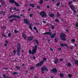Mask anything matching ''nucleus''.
Masks as SVG:
<instances>
[{
	"label": "nucleus",
	"instance_id": "e2e57ef3",
	"mask_svg": "<svg viewBox=\"0 0 78 78\" xmlns=\"http://www.w3.org/2000/svg\"><path fill=\"white\" fill-rule=\"evenodd\" d=\"M58 50H61V48H58Z\"/></svg>",
	"mask_w": 78,
	"mask_h": 78
},
{
	"label": "nucleus",
	"instance_id": "dca6fc26",
	"mask_svg": "<svg viewBox=\"0 0 78 78\" xmlns=\"http://www.w3.org/2000/svg\"><path fill=\"white\" fill-rule=\"evenodd\" d=\"M29 6H31L33 8H34L35 5H34L33 4H30L29 5Z\"/></svg>",
	"mask_w": 78,
	"mask_h": 78
},
{
	"label": "nucleus",
	"instance_id": "5701e85b",
	"mask_svg": "<svg viewBox=\"0 0 78 78\" xmlns=\"http://www.w3.org/2000/svg\"><path fill=\"white\" fill-rule=\"evenodd\" d=\"M58 58H56L55 59V60L54 61L55 63V64H56V63H57V62H58Z\"/></svg>",
	"mask_w": 78,
	"mask_h": 78
},
{
	"label": "nucleus",
	"instance_id": "2eb2a0df",
	"mask_svg": "<svg viewBox=\"0 0 78 78\" xmlns=\"http://www.w3.org/2000/svg\"><path fill=\"white\" fill-rule=\"evenodd\" d=\"M66 45L65 44H60V46H61V47H64V46H66Z\"/></svg>",
	"mask_w": 78,
	"mask_h": 78
},
{
	"label": "nucleus",
	"instance_id": "f257e3e1",
	"mask_svg": "<svg viewBox=\"0 0 78 78\" xmlns=\"http://www.w3.org/2000/svg\"><path fill=\"white\" fill-rule=\"evenodd\" d=\"M37 51V46L35 45L33 48L32 49V51L31 50H29V53L30 54H31V55H34Z\"/></svg>",
	"mask_w": 78,
	"mask_h": 78
},
{
	"label": "nucleus",
	"instance_id": "7c9ffc66",
	"mask_svg": "<svg viewBox=\"0 0 78 78\" xmlns=\"http://www.w3.org/2000/svg\"><path fill=\"white\" fill-rule=\"evenodd\" d=\"M75 64H76L78 65V61H75Z\"/></svg>",
	"mask_w": 78,
	"mask_h": 78
},
{
	"label": "nucleus",
	"instance_id": "a19ab883",
	"mask_svg": "<svg viewBox=\"0 0 78 78\" xmlns=\"http://www.w3.org/2000/svg\"><path fill=\"white\" fill-rule=\"evenodd\" d=\"M33 15V14L31 13L30 15V17H32Z\"/></svg>",
	"mask_w": 78,
	"mask_h": 78
},
{
	"label": "nucleus",
	"instance_id": "aec40b11",
	"mask_svg": "<svg viewBox=\"0 0 78 78\" xmlns=\"http://www.w3.org/2000/svg\"><path fill=\"white\" fill-rule=\"evenodd\" d=\"M49 16L50 17H54V16H55V15L53 14H50Z\"/></svg>",
	"mask_w": 78,
	"mask_h": 78
},
{
	"label": "nucleus",
	"instance_id": "052dcab7",
	"mask_svg": "<svg viewBox=\"0 0 78 78\" xmlns=\"http://www.w3.org/2000/svg\"><path fill=\"white\" fill-rule=\"evenodd\" d=\"M13 10V9L12 8V9H10V10L11 11H12V10Z\"/></svg>",
	"mask_w": 78,
	"mask_h": 78
},
{
	"label": "nucleus",
	"instance_id": "de8ad7c7",
	"mask_svg": "<svg viewBox=\"0 0 78 78\" xmlns=\"http://www.w3.org/2000/svg\"><path fill=\"white\" fill-rule=\"evenodd\" d=\"M16 69H19V66H16Z\"/></svg>",
	"mask_w": 78,
	"mask_h": 78
},
{
	"label": "nucleus",
	"instance_id": "7ed1b4c3",
	"mask_svg": "<svg viewBox=\"0 0 78 78\" xmlns=\"http://www.w3.org/2000/svg\"><path fill=\"white\" fill-rule=\"evenodd\" d=\"M47 59L46 58H43V60H42L41 62H40L39 63H38L36 65V67H37V66H41L43 63H44V61H46Z\"/></svg>",
	"mask_w": 78,
	"mask_h": 78
},
{
	"label": "nucleus",
	"instance_id": "bb28decb",
	"mask_svg": "<svg viewBox=\"0 0 78 78\" xmlns=\"http://www.w3.org/2000/svg\"><path fill=\"white\" fill-rule=\"evenodd\" d=\"M15 4L16 5V6H19L20 5L19 4H18L17 3H16V2H15Z\"/></svg>",
	"mask_w": 78,
	"mask_h": 78
},
{
	"label": "nucleus",
	"instance_id": "ea45409f",
	"mask_svg": "<svg viewBox=\"0 0 78 78\" xmlns=\"http://www.w3.org/2000/svg\"><path fill=\"white\" fill-rule=\"evenodd\" d=\"M44 70H45V71H48V70L47 69V68H46V67H45V69H44Z\"/></svg>",
	"mask_w": 78,
	"mask_h": 78
},
{
	"label": "nucleus",
	"instance_id": "6e6d98bb",
	"mask_svg": "<svg viewBox=\"0 0 78 78\" xmlns=\"http://www.w3.org/2000/svg\"><path fill=\"white\" fill-rule=\"evenodd\" d=\"M5 43H6V44H8V41H5Z\"/></svg>",
	"mask_w": 78,
	"mask_h": 78
},
{
	"label": "nucleus",
	"instance_id": "338daca9",
	"mask_svg": "<svg viewBox=\"0 0 78 78\" xmlns=\"http://www.w3.org/2000/svg\"><path fill=\"white\" fill-rule=\"evenodd\" d=\"M35 78H37V76H35Z\"/></svg>",
	"mask_w": 78,
	"mask_h": 78
},
{
	"label": "nucleus",
	"instance_id": "13d9d810",
	"mask_svg": "<svg viewBox=\"0 0 78 78\" xmlns=\"http://www.w3.org/2000/svg\"><path fill=\"white\" fill-rule=\"evenodd\" d=\"M50 50H51V51H53V49H52V48H50Z\"/></svg>",
	"mask_w": 78,
	"mask_h": 78
},
{
	"label": "nucleus",
	"instance_id": "864d4df0",
	"mask_svg": "<svg viewBox=\"0 0 78 78\" xmlns=\"http://www.w3.org/2000/svg\"><path fill=\"white\" fill-rule=\"evenodd\" d=\"M43 23H46V22H45V21H43Z\"/></svg>",
	"mask_w": 78,
	"mask_h": 78
},
{
	"label": "nucleus",
	"instance_id": "b1692460",
	"mask_svg": "<svg viewBox=\"0 0 78 78\" xmlns=\"http://www.w3.org/2000/svg\"><path fill=\"white\" fill-rule=\"evenodd\" d=\"M16 51L14 50L12 52V53H13V55H15L16 54Z\"/></svg>",
	"mask_w": 78,
	"mask_h": 78
},
{
	"label": "nucleus",
	"instance_id": "79ce46f5",
	"mask_svg": "<svg viewBox=\"0 0 78 78\" xmlns=\"http://www.w3.org/2000/svg\"><path fill=\"white\" fill-rule=\"evenodd\" d=\"M3 76L4 78H6V75L3 74Z\"/></svg>",
	"mask_w": 78,
	"mask_h": 78
},
{
	"label": "nucleus",
	"instance_id": "37998d69",
	"mask_svg": "<svg viewBox=\"0 0 78 78\" xmlns=\"http://www.w3.org/2000/svg\"><path fill=\"white\" fill-rule=\"evenodd\" d=\"M5 12H1V13L3 14L4 15H5Z\"/></svg>",
	"mask_w": 78,
	"mask_h": 78
},
{
	"label": "nucleus",
	"instance_id": "c85d7f7f",
	"mask_svg": "<svg viewBox=\"0 0 78 78\" xmlns=\"http://www.w3.org/2000/svg\"><path fill=\"white\" fill-rule=\"evenodd\" d=\"M59 5H60V3H59V2H58L57 3V6L58 7V6H59Z\"/></svg>",
	"mask_w": 78,
	"mask_h": 78
},
{
	"label": "nucleus",
	"instance_id": "4c0bfd02",
	"mask_svg": "<svg viewBox=\"0 0 78 78\" xmlns=\"http://www.w3.org/2000/svg\"><path fill=\"white\" fill-rule=\"evenodd\" d=\"M55 20V22H59V20H58V19H56Z\"/></svg>",
	"mask_w": 78,
	"mask_h": 78
},
{
	"label": "nucleus",
	"instance_id": "c756f323",
	"mask_svg": "<svg viewBox=\"0 0 78 78\" xmlns=\"http://www.w3.org/2000/svg\"><path fill=\"white\" fill-rule=\"evenodd\" d=\"M14 31L15 33H19V31H17L16 30H15Z\"/></svg>",
	"mask_w": 78,
	"mask_h": 78
},
{
	"label": "nucleus",
	"instance_id": "ddd939ff",
	"mask_svg": "<svg viewBox=\"0 0 78 78\" xmlns=\"http://www.w3.org/2000/svg\"><path fill=\"white\" fill-rule=\"evenodd\" d=\"M70 7L72 9V10H73L75 9V7L72 5H70Z\"/></svg>",
	"mask_w": 78,
	"mask_h": 78
},
{
	"label": "nucleus",
	"instance_id": "603ef678",
	"mask_svg": "<svg viewBox=\"0 0 78 78\" xmlns=\"http://www.w3.org/2000/svg\"><path fill=\"white\" fill-rule=\"evenodd\" d=\"M30 10H31V9L29 8L28 9V11H30Z\"/></svg>",
	"mask_w": 78,
	"mask_h": 78
},
{
	"label": "nucleus",
	"instance_id": "6ab92c4d",
	"mask_svg": "<svg viewBox=\"0 0 78 78\" xmlns=\"http://www.w3.org/2000/svg\"><path fill=\"white\" fill-rule=\"evenodd\" d=\"M45 67L43 66L41 68V70L42 71H44L45 70Z\"/></svg>",
	"mask_w": 78,
	"mask_h": 78
},
{
	"label": "nucleus",
	"instance_id": "1a4fd4ad",
	"mask_svg": "<svg viewBox=\"0 0 78 78\" xmlns=\"http://www.w3.org/2000/svg\"><path fill=\"white\" fill-rule=\"evenodd\" d=\"M24 21L25 23H27V24H28V25L30 24V22L28 21V20L26 19H25L24 20Z\"/></svg>",
	"mask_w": 78,
	"mask_h": 78
},
{
	"label": "nucleus",
	"instance_id": "58836bf2",
	"mask_svg": "<svg viewBox=\"0 0 78 78\" xmlns=\"http://www.w3.org/2000/svg\"><path fill=\"white\" fill-rule=\"evenodd\" d=\"M2 36H3L4 37H6V35L5 34H2Z\"/></svg>",
	"mask_w": 78,
	"mask_h": 78
},
{
	"label": "nucleus",
	"instance_id": "c9c22d12",
	"mask_svg": "<svg viewBox=\"0 0 78 78\" xmlns=\"http://www.w3.org/2000/svg\"><path fill=\"white\" fill-rule=\"evenodd\" d=\"M72 75L69 74L68 75V76L69 77V78H71L72 77Z\"/></svg>",
	"mask_w": 78,
	"mask_h": 78
},
{
	"label": "nucleus",
	"instance_id": "412c9836",
	"mask_svg": "<svg viewBox=\"0 0 78 78\" xmlns=\"http://www.w3.org/2000/svg\"><path fill=\"white\" fill-rule=\"evenodd\" d=\"M30 26H29V28L31 30H32V28L31 27V26H32V24H29Z\"/></svg>",
	"mask_w": 78,
	"mask_h": 78
},
{
	"label": "nucleus",
	"instance_id": "4be33fe9",
	"mask_svg": "<svg viewBox=\"0 0 78 78\" xmlns=\"http://www.w3.org/2000/svg\"><path fill=\"white\" fill-rule=\"evenodd\" d=\"M71 41L73 43H74V42H75V40L74 39H72L71 40Z\"/></svg>",
	"mask_w": 78,
	"mask_h": 78
},
{
	"label": "nucleus",
	"instance_id": "423d86ee",
	"mask_svg": "<svg viewBox=\"0 0 78 78\" xmlns=\"http://www.w3.org/2000/svg\"><path fill=\"white\" fill-rule=\"evenodd\" d=\"M12 17H16V18H18V19H20V17L19 16H17L16 15H12L8 17L9 19H11Z\"/></svg>",
	"mask_w": 78,
	"mask_h": 78
},
{
	"label": "nucleus",
	"instance_id": "39448f33",
	"mask_svg": "<svg viewBox=\"0 0 78 78\" xmlns=\"http://www.w3.org/2000/svg\"><path fill=\"white\" fill-rule=\"evenodd\" d=\"M40 14L41 16V17H46L47 16V14L45 12H44V11L41 12L40 13Z\"/></svg>",
	"mask_w": 78,
	"mask_h": 78
},
{
	"label": "nucleus",
	"instance_id": "f704fd0d",
	"mask_svg": "<svg viewBox=\"0 0 78 78\" xmlns=\"http://www.w3.org/2000/svg\"><path fill=\"white\" fill-rule=\"evenodd\" d=\"M18 73L17 72H14V73H13V75H16V74H17Z\"/></svg>",
	"mask_w": 78,
	"mask_h": 78
},
{
	"label": "nucleus",
	"instance_id": "a18cd8bd",
	"mask_svg": "<svg viewBox=\"0 0 78 78\" xmlns=\"http://www.w3.org/2000/svg\"><path fill=\"white\" fill-rule=\"evenodd\" d=\"M11 33H9V34H8V36H9V37H10L11 36Z\"/></svg>",
	"mask_w": 78,
	"mask_h": 78
},
{
	"label": "nucleus",
	"instance_id": "a211bd4d",
	"mask_svg": "<svg viewBox=\"0 0 78 78\" xmlns=\"http://www.w3.org/2000/svg\"><path fill=\"white\" fill-rule=\"evenodd\" d=\"M34 29L36 30V32L37 33H38L39 31H38V30L36 28V27H34Z\"/></svg>",
	"mask_w": 78,
	"mask_h": 78
},
{
	"label": "nucleus",
	"instance_id": "6e6552de",
	"mask_svg": "<svg viewBox=\"0 0 78 78\" xmlns=\"http://www.w3.org/2000/svg\"><path fill=\"white\" fill-rule=\"evenodd\" d=\"M51 71L53 73H56V72H57V70L55 68H54L51 70Z\"/></svg>",
	"mask_w": 78,
	"mask_h": 78
},
{
	"label": "nucleus",
	"instance_id": "5fc2aeb1",
	"mask_svg": "<svg viewBox=\"0 0 78 78\" xmlns=\"http://www.w3.org/2000/svg\"><path fill=\"white\" fill-rule=\"evenodd\" d=\"M4 45L5 47H6V46H7V44H4Z\"/></svg>",
	"mask_w": 78,
	"mask_h": 78
},
{
	"label": "nucleus",
	"instance_id": "0e129e2a",
	"mask_svg": "<svg viewBox=\"0 0 78 78\" xmlns=\"http://www.w3.org/2000/svg\"><path fill=\"white\" fill-rule=\"evenodd\" d=\"M66 31H67V32H68L69 31L68 30H66Z\"/></svg>",
	"mask_w": 78,
	"mask_h": 78
},
{
	"label": "nucleus",
	"instance_id": "bf43d9fd",
	"mask_svg": "<svg viewBox=\"0 0 78 78\" xmlns=\"http://www.w3.org/2000/svg\"><path fill=\"white\" fill-rule=\"evenodd\" d=\"M74 13H75V14H76V10H74Z\"/></svg>",
	"mask_w": 78,
	"mask_h": 78
},
{
	"label": "nucleus",
	"instance_id": "774afa93",
	"mask_svg": "<svg viewBox=\"0 0 78 78\" xmlns=\"http://www.w3.org/2000/svg\"><path fill=\"white\" fill-rule=\"evenodd\" d=\"M47 8H49V6H47Z\"/></svg>",
	"mask_w": 78,
	"mask_h": 78
},
{
	"label": "nucleus",
	"instance_id": "49530a36",
	"mask_svg": "<svg viewBox=\"0 0 78 78\" xmlns=\"http://www.w3.org/2000/svg\"><path fill=\"white\" fill-rule=\"evenodd\" d=\"M57 16H60V15L58 12H57Z\"/></svg>",
	"mask_w": 78,
	"mask_h": 78
},
{
	"label": "nucleus",
	"instance_id": "a878e982",
	"mask_svg": "<svg viewBox=\"0 0 78 78\" xmlns=\"http://www.w3.org/2000/svg\"><path fill=\"white\" fill-rule=\"evenodd\" d=\"M23 37L24 38V39H26V36H25V35L24 34H23Z\"/></svg>",
	"mask_w": 78,
	"mask_h": 78
},
{
	"label": "nucleus",
	"instance_id": "cd10ccee",
	"mask_svg": "<svg viewBox=\"0 0 78 78\" xmlns=\"http://www.w3.org/2000/svg\"><path fill=\"white\" fill-rule=\"evenodd\" d=\"M60 76H61V78H62V76H64V75L63 74H62V73H61L60 74Z\"/></svg>",
	"mask_w": 78,
	"mask_h": 78
},
{
	"label": "nucleus",
	"instance_id": "9b49d317",
	"mask_svg": "<svg viewBox=\"0 0 78 78\" xmlns=\"http://www.w3.org/2000/svg\"><path fill=\"white\" fill-rule=\"evenodd\" d=\"M56 34H52L51 35V38H55V36H56Z\"/></svg>",
	"mask_w": 78,
	"mask_h": 78
},
{
	"label": "nucleus",
	"instance_id": "9d476101",
	"mask_svg": "<svg viewBox=\"0 0 78 78\" xmlns=\"http://www.w3.org/2000/svg\"><path fill=\"white\" fill-rule=\"evenodd\" d=\"M56 34H52L51 35V38H55V36H56Z\"/></svg>",
	"mask_w": 78,
	"mask_h": 78
},
{
	"label": "nucleus",
	"instance_id": "2f4dec72",
	"mask_svg": "<svg viewBox=\"0 0 78 78\" xmlns=\"http://www.w3.org/2000/svg\"><path fill=\"white\" fill-rule=\"evenodd\" d=\"M34 67H32L30 68V70H33V69H34Z\"/></svg>",
	"mask_w": 78,
	"mask_h": 78
},
{
	"label": "nucleus",
	"instance_id": "3c124183",
	"mask_svg": "<svg viewBox=\"0 0 78 78\" xmlns=\"http://www.w3.org/2000/svg\"><path fill=\"white\" fill-rule=\"evenodd\" d=\"M37 8L38 9H40V7H39V6H37Z\"/></svg>",
	"mask_w": 78,
	"mask_h": 78
},
{
	"label": "nucleus",
	"instance_id": "e433bc0d",
	"mask_svg": "<svg viewBox=\"0 0 78 78\" xmlns=\"http://www.w3.org/2000/svg\"><path fill=\"white\" fill-rule=\"evenodd\" d=\"M55 27V26L54 25H52L51 26V28L52 29H53Z\"/></svg>",
	"mask_w": 78,
	"mask_h": 78
},
{
	"label": "nucleus",
	"instance_id": "4468645a",
	"mask_svg": "<svg viewBox=\"0 0 78 78\" xmlns=\"http://www.w3.org/2000/svg\"><path fill=\"white\" fill-rule=\"evenodd\" d=\"M66 47H67V48H70L71 49H72L73 48V47H72L71 46H70L69 47L68 45H66Z\"/></svg>",
	"mask_w": 78,
	"mask_h": 78
},
{
	"label": "nucleus",
	"instance_id": "8fccbe9b",
	"mask_svg": "<svg viewBox=\"0 0 78 78\" xmlns=\"http://www.w3.org/2000/svg\"><path fill=\"white\" fill-rule=\"evenodd\" d=\"M76 27H78V23H77L76 25Z\"/></svg>",
	"mask_w": 78,
	"mask_h": 78
},
{
	"label": "nucleus",
	"instance_id": "4d7b16f0",
	"mask_svg": "<svg viewBox=\"0 0 78 78\" xmlns=\"http://www.w3.org/2000/svg\"><path fill=\"white\" fill-rule=\"evenodd\" d=\"M4 69H5V70H8V69L7 68H4Z\"/></svg>",
	"mask_w": 78,
	"mask_h": 78
},
{
	"label": "nucleus",
	"instance_id": "680f3d73",
	"mask_svg": "<svg viewBox=\"0 0 78 78\" xmlns=\"http://www.w3.org/2000/svg\"><path fill=\"white\" fill-rule=\"evenodd\" d=\"M33 59H36V57H33Z\"/></svg>",
	"mask_w": 78,
	"mask_h": 78
},
{
	"label": "nucleus",
	"instance_id": "473e14b6",
	"mask_svg": "<svg viewBox=\"0 0 78 78\" xmlns=\"http://www.w3.org/2000/svg\"><path fill=\"white\" fill-rule=\"evenodd\" d=\"M43 2L44 1H43V0H41L40 2V3L41 4L43 3Z\"/></svg>",
	"mask_w": 78,
	"mask_h": 78
},
{
	"label": "nucleus",
	"instance_id": "f03ea898",
	"mask_svg": "<svg viewBox=\"0 0 78 78\" xmlns=\"http://www.w3.org/2000/svg\"><path fill=\"white\" fill-rule=\"evenodd\" d=\"M17 54L18 56H19L20 54V43H18V48H17Z\"/></svg>",
	"mask_w": 78,
	"mask_h": 78
},
{
	"label": "nucleus",
	"instance_id": "0eeeda50",
	"mask_svg": "<svg viewBox=\"0 0 78 78\" xmlns=\"http://www.w3.org/2000/svg\"><path fill=\"white\" fill-rule=\"evenodd\" d=\"M49 32H47L45 33H44L43 34L44 35H45L46 34H49L50 36H51V32H50V30H49Z\"/></svg>",
	"mask_w": 78,
	"mask_h": 78
},
{
	"label": "nucleus",
	"instance_id": "72a5a7b5",
	"mask_svg": "<svg viewBox=\"0 0 78 78\" xmlns=\"http://www.w3.org/2000/svg\"><path fill=\"white\" fill-rule=\"evenodd\" d=\"M67 65L68 66H71V63H68Z\"/></svg>",
	"mask_w": 78,
	"mask_h": 78
},
{
	"label": "nucleus",
	"instance_id": "f8f14e48",
	"mask_svg": "<svg viewBox=\"0 0 78 78\" xmlns=\"http://www.w3.org/2000/svg\"><path fill=\"white\" fill-rule=\"evenodd\" d=\"M33 37H30L28 38V40L29 41H31V40H33Z\"/></svg>",
	"mask_w": 78,
	"mask_h": 78
},
{
	"label": "nucleus",
	"instance_id": "69168bd1",
	"mask_svg": "<svg viewBox=\"0 0 78 78\" xmlns=\"http://www.w3.org/2000/svg\"><path fill=\"white\" fill-rule=\"evenodd\" d=\"M73 2H76V0H73Z\"/></svg>",
	"mask_w": 78,
	"mask_h": 78
},
{
	"label": "nucleus",
	"instance_id": "20e7f679",
	"mask_svg": "<svg viewBox=\"0 0 78 78\" xmlns=\"http://www.w3.org/2000/svg\"><path fill=\"white\" fill-rule=\"evenodd\" d=\"M65 34L63 33H62L60 34V37L63 41H66V39L65 37Z\"/></svg>",
	"mask_w": 78,
	"mask_h": 78
},
{
	"label": "nucleus",
	"instance_id": "f3484780",
	"mask_svg": "<svg viewBox=\"0 0 78 78\" xmlns=\"http://www.w3.org/2000/svg\"><path fill=\"white\" fill-rule=\"evenodd\" d=\"M9 2L10 3H16V2L14 0H10Z\"/></svg>",
	"mask_w": 78,
	"mask_h": 78
},
{
	"label": "nucleus",
	"instance_id": "393cba45",
	"mask_svg": "<svg viewBox=\"0 0 78 78\" xmlns=\"http://www.w3.org/2000/svg\"><path fill=\"white\" fill-rule=\"evenodd\" d=\"M34 42H36L37 44H39V42H38V41H37V40H34Z\"/></svg>",
	"mask_w": 78,
	"mask_h": 78
},
{
	"label": "nucleus",
	"instance_id": "c03bdc74",
	"mask_svg": "<svg viewBox=\"0 0 78 78\" xmlns=\"http://www.w3.org/2000/svg\"><path fill=\"white\" fill-rule=\"evenodd\" d=\"M73 3L72 2H69V3L68 4H69V5H70V4H71V3Z\"/></svg>",
	"mask_w": 78,
	"mask_h": 78
},
{
	"label": "nucleus",
	"instance_id": "09e8293b",
	"mask_svg": "<svg viewBox=\"0 0 78 78\" xmlns=\"http://www.w3.org/2000/svg\"><path fill=\"white\" fill-rule=\"evenodd\" d=\"M14 20V19L11 20H10V22H12V21H13V20Z\"/></svg>",
	"mask_w": 78,
	"mask_h": 78
}]
</instances>
